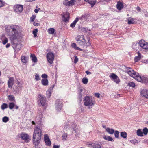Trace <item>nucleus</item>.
<instances>
[{
	"label": "nucleus",
	"instance_id": "nucleus-1",
	"mask_svg": "<svg viewBox=\"0 0 148 148\" xmlns=\"http://www.w3.org/2000/svg\"><path fill=\"white\" fill-rule=\"evenodd\" d=\"M19 28V26L16 25L8 26L7 27V34L11 41L16 40H18L20 37V33L18 31Z\"/></svg>",
	"mask_w": 148,
	"mask_h": 148
},
{
	"label": "nucleus",
	"instance_id": "nucleus-2",
	"mask_svg": "<svg viewBox=\"0 0 148 148\" xmlns=\"http://www.w3.org/2000/svg\"><path fill=\"white\" fill-rule=\"evenodd\" d=\"M42 129L39 126L34 128L33 134V143L35 145H38L40 143L41 138Z\"/></svg>",
	"mask_w": 148,
	"mask_h": 148
},
{
	"label": "nucleus",
	"instance_id": "nucleus-3",
	"mask_svg": "<svg viewBox=\"0 0 148 148\" xmlns=\"http://www.w3.org/2000/svg\"><path fill=\"white\" fill-rule=\"evenodd\" d=\"M126 71L130 76L132 77L137 81L141 82L143 76H141L138 73L134 71L131 68L127 67Z\"/></svg>",
	"mask_w": 148,
	"mask_h": 148
},
{
	"label": "nucleus",
	"instance_id": "nucleus-4",
	"mask_svg": "<svg viewBox=\"0 0 148 148\" xmlns=\"http://www.w3.org/2000/svg\"><path fill=\"white\" fill-rule=\"evenodd\" d=\"M76 40L77 43L82 47H86L91 45V43L88 40V42H86L84 35H79L76 38Z\"/></svg>",
	"mask_w": 148,
	"mask_h": 148
},
{
	"label": "nucleus",
	"instance_id": "nucleus-5",
	"mask_svg": "<svg viewBox=\"0 0 148 148\" xmlns=\"http://www.w3.org/2000/svg\"><path fill=\"white\" fill-rule=\"evenodd\" d=\"M84 104L85 106H88V109L92 108L95 103V100L92 99L91 97L86 96L83 99Z\"/></svg>",
	"mask_w": 148,
	"mask_h": 148
},
{
	"label": "nucleus",
	"instance_id": "nucleus-6",
	"mask_svg": "<svg viewBox=\"0 0 148 148\" xmlns=\"http://www.w3.org/2000/svg\"><path fill=\"white\" fill-rule=\"evenodd\" d=\"M38 102L39 105L42 106H45L46 104V99L45 96L41 94L38 95Z\"/></svg>",
	"mask_w": 148,
	"mask_h": 148
},
{
	"label": "nucleus",
	"instance_id": "nucleus-7",
	"mask_svg": "<svg viewBox=\"0 0 148 148\" xmlns=\"http://www.w3.org/2000/svg\"><path fill=\"white\" fill-rule=\"evenodd\" d=\"M88 145L90 148H102V144L100 142H89Z\"/></svg>",
	"mask_w": 148,
	"mask_h": 148
},
{
	"label": "nucleus",
	"instance_id": "nucleus-8",
	"mask_svg": "<svg viewBox=\"0 0 148 148\" xmlns=\"http://www.w3.org/2000/svg\"><path fill=\"white\" fill-rule=\"evenodd\" d=\"M12 46L14 49L15 53H17L22 48L23 46L20 43H16L14 42L12 44Z\"/></svg>",
	"mask_w": 148,
	"mask_h": 148
},
{
	"label": "nucleus",
	"instance_id": "nucleus-9",
	"mask_svg": "<svg viewBox=\"0 0 148 148\" xmlns=\"http://www.w3.org/2000/svg\"><path fill=\"white\" fill-rule=\"evenodd\" d=\"M55 106L56 110L58 111H60L62 107V101L59 99H57L55 102Z\"/></svg>",
	"mask_w": 148,
	"mask_h": 148
},
{
	"label": "nucleus",
	"instance_id": "nucleus-10",
	"mask_svg": "<svg viewBox=\"0 0 148 148\" xmlns=\"http://www.w3.org/2000/svg\"><path fill=\"white\" fill-rule=\"evenodd\" d=\"M47 61L50 64H52L54 60V55L52 52H49L47 53L46 56Z\"/></svg>",
	"mask_w": 148,
	"mask_h": 148
},
{
	"label": "nucleus",
	"instance_id": "nucleus-11",
	"mask_svg": "<svg viewBox=\"0 0 148 148\" xmlns=\"http://www.w3.org/2000/svg\"><path fill=\"white\" fill-rule=\"evenodd\" d=\"M109 77L112 81L114 82L116 84H119L120 82L118 77L114 73H111L109 76Z\"/></svg>",
	"mask_w": 148,
	"mask_h": 148
},
{
	"label": "nucleus",
	"instance_id": "nucleus-12",
	"mask_svg": "<svg viewBox=\"0 0 148 148\" xmlns=\"http://www.w3.org/2000/svg\"><path fill=\"white\" fill-rule=\"evenodd\" d=\"M140 47L145 50L148 49V43L144 40L141 39L139 41Z\"/></svg>",
	"mask_w": 148,
	"mask_h": 148
},
{
	"label": "nucleus",
	"instance_id": "nucleus-13",
	"mask_svg": "<svg viewBox=\"0 0 148 148\" xmlns=\"http://www.w3.org/2000/svg\"><path fill=\"white\" fill-rule=\"evenodd\" d=\"M23 9V5H21L17 4L14 6V11L18 14L21 13Z\"/></svg>",
	"mask_w": 148,
	"mask_h": 148
},
{
	"label": "nucleus",
	"instance_id": "nucleus-14",
	"mask_svg": "<svg viewBox=\"0 0 148 148\" xmlns=\"http://www.w3.org/2000/svg\"><path fill=\"white\" fill-rule=\"evenodd\" d=\"M61 15L63 18L62 21L66 23H68L70 18L69 14L67 12H66L61 14Z\"/></svg>",
	"mask_w": 148,
	"mask_h": 148
},
{
	"label": "nucleus",
	"instance_id": "nucleus-15",
	"mask_svg": "<svg viewBox=\"0 0 148 148\" xmlns=\"http://www.w3.org/2000/svg\"><path fill=\"white\" fill-rule=\"evenodd\" d=\"M44 140L47 146H50L51 145V141L47 134L44 135Z\"/></svg>",
	"mask_w": 148,
	"mask_h": 148
},
{
	"label": "nucleus",
	"instance_id": "nucleus-16",
	"mask_svg": "<svg viewBox=\"0 0 148 148\" xmlns=\"http://www.w3.org/2000/svg\"><path fill=\"white\" fill-rule=\"evenodd\" d=\"M20 136L21 138L23 140L28 141L29 140V136L26 133L22 132L20 134Z\"/></svg>",
	"mask_w": 148,
	"mask_h": 148
},
{
	"label": "nucleus",
	"instance_id": "nucleus-17",
	"mask_svg": "<svg viewBox=\"0 0 148 148\" xmlns=\"http://www.w3.org/2000/svg\"><path fill=\"white\" fill-rule=\"evenodd\" d=\"M21 87L20 86L14 85L13 89V92L14 94H18L19 93L21 90Z\"/></svg>",
	"mask_w": 148,
	"mask_h": 148
},
{
	"label": "nucleus",
	"instance_id": "nucleus-18",
	"mask_svg": "<svg viewBox=\"0 0 148 148\" xmlns=\"http://www.w3.org/2000/svg\"><path fill=\"white\" fill-rule=\"evenodd\" d=\"M132 47L134 50L138 51L140 47L139 42H138L136 41L134 42L132 44Z\"/></svg>",
	"mask_w": 148,
	"mask_h": 148
},
{
	"label": "nucleus",
	"instance_id": "nucleus-19",
	"mask_svg": "<svg viewBox=\"0 0 148 148\" xmlns=\"http://www.w3.org/2000/svg\"><path fill=\"white\" fill-rule=\"evenodd\" d=\"M8 87L9 88H12L14 84V79L13 77H10L8 82Z\"/></svg>",
	"mask_w": 148,
	"mask_h": 148
},
{
	"label": "nucleus",
	"instance_id": "nucleus-20",
	"mask_svg": "<svg viewBox=\"0 0 148 148\" xmlns=\"http://www.w3.org/2000/svg\"><path fill=\"white\" fill-rule=\"evenodd\" d=\"M54 86V85L50 87L48 90L47 92V96L48 98H49L51 95Z\"/></svg>",
	"mask_w": 148,
	"mask_h": 148
},
{
	"label": "nucleus",
	"instance_id": "nucleus-21",
	"mask_svg": "<svg viewBox=\"0 0 148 148\" xmlns=\"http://www.w3.org/2000/svg\"><path fill=\"white\" fill-rule=\"evenodd\" d=\"M140 93L143 97L148 98V90L143 89L141 91Z\"/></svg>",
	"mask_w": 148,
	"mask_h": 148
},
{
	"label": "nucleus",
	"instance_id": "nucleus-22",
	"mask_svg": "<svg viewBox=\"0 0 148 148\" xmlns=\"http://www.w3.org/2000/svg\"><path fill=\"white\" fill-rule=\"evenodd\" d=\"M116 7L119 10H121L123 8V3L120 1H118Z\"/></svg>",
	"mask_w": 148,
	"mask_h": 148
},
{
	"label": "nucleus",
	"instance_id": "nucleus-23",
	"mask_svg": "<svg viewBox=\"0 0 148 148\" xmlns=\"http://www.w3.org/2000/svg\"><path fill=\"white\" fill-rule=\"evenodd\" d=\"M2 43L5 45L8 42V39L4 35H3L1 38Z\"/></svg>",
	"mask_w": 148,
	"mask_h": 148
},
{
	"label": "nucleus",
	"instance_id": "nucleus-24",
	"mask_svg": "<svg viewBox=\"0 0 148 148\" xmlns=\"http://www.w3.org/2000/svg\"><path fill=\"white\" fill-rule=\"evenodd\" d=\"M138 56L135 57L134 60L135 62H137L141 58V54L138 51L137 52Z\"/></svg>",
	"mask_w": 148,
	"mask_h": 148
},
{
	"label": "nucleus",
	"instance_id": "nucleus-25",
	"mask_svg": "<svg viewBox=\"0 0 148 148\" xmlns=\"http://www.w3.org/2000/svg\"><path fill=\"white\" fill-rule=\"evenodd\" d=\"M79 18L78 17H76L74 21L70 24V26L72 28H74Z\"/></svg>",
	"mask_w": 148,
	"mask_h": 148
},
{
	"label": "nucleus",
	"instance_id": "nucleus-26",
	"mask_svg": "<svg viewBox=\"0 0 148 148\" xmlns=\"http://www.w3.org/2000/svg\"><path fill=\"white\" fill-rule=\"evenodd\" d=\"M64 129L66 130L69 129V128L71 127V125H69V123L66 122L65 123L64 125Z\"/></svg>",
	"mask_w": 148,
	"mask_h": 148
},
{
	"label": "nucleus",
	"instance_id": "nucleus-27",
	"mask_svg": "<svg viewBox=\"0 0 148 148\" xmlns=\"http://www.w3.org/2000/svg\"><path fill=\"white\" fill-rule=\"evenodd\" d=\"M106 131L109 134H112L114 132V130L112 128L108 127L106 129Z\"/></svg>",
	"mask_w": 148,
	"mask_h": 148
},
{
	"label": "nucleus",
	"instance_id": "nucleus-28",
	"mask_svg": "<svg viewBox=\"0 0 148 148\" xmlns=\"http://www.w3.org/2000/svg\"><path fill=\"white\" fill-rule=\"evenodd\" d=\"M31 59L33 62L34 63L37 62V58L36 56L34 54H31L30 55Z\"/></svg>",
	"mask_w": 148,
	"mask_h": 148
},
{
	"label": "nucleus",
	"instance_id": "nucleus-29",
	"mask_svg": "<svg viewBox=\"0 0 148 148\" xmlns=\"http://www.w3.org/2000/svg\"><path fill=\"white\" fill-rule=\"evenodd\" d=\"M141 82L146 85H148V78L143 76V78H142V79Z\"/></svg>",
	"mask_w": 148,
	"mask_h": 148
},
{
	"label": "nucleus",
	"instance_id": "nucleus-30",
	"mask_svg": "<svg viewBox=\"0 0 148 148\" xmlns=\"http://www.w3.org/2000/svg\"><path fill=\"white\" fill-rule=\"evenodd\" d=\"M103 138L107 140L110 141H114V140L110 136L104 135L103 136Z\"/></svg>",
	"mask_w": 148,
	"mask_h": 148
},
{
	"label": "nucleus",
	"instance_id": "nucleus-31",
	"mask_svg": "<svg viewBox=\"0 0 148 148\" xmlns=\"http://www.w3.org/2000/svg\"><path fill=\"white\" fill-rule=\"evenodd\" d=\"M41 83L44 86H47L48 84V81L47 79H43L41 81Z\"/></svg>",
	"mask_w": 148,
	"mask_h": 148
},
{
	"label": "nucleus",
	"instance_id": "nucleus-32",
	"mask_svg": "<svg viewBox=\"0 0 148 148\" xmlns=\"http://www.w3.org/2000/svg\"><path fill=\"white\" fill-rule=\"evenodd\" d=\"M77 126L76 124H73L72 125V129L75 131V133H77L78 132V129L77 127Z\"/></svg>",
	"mask_w": 148,
	"mask_h": 148
},
{
	"label": "nucleus",
	"instance_id": "nucleus-33",
	"mask_svg": "<svg viewBox=\"0 0 148 148\" xmlns=\"http://www.w3.org/2000/svg\"><path fill=\"white\" fill-rule=\"evenodd\" d=\"M82 91L83 90L82 89H80L79 90V92L78 93V99L80 101H82V94L81 93Z\"/></svg>",
	"mask_w": 148,
	"mask_h": 148
},
{
	"label": "nucleus",
	"instance_id": "nucleus-34",
	"mask_svg": "<svg viewBox=\"0 0 148 148\" xmlns=\"http://www.w3.org/2000/svg\"><path fill=\"white\" fill-rule=\"evenodd\" d=\"M127 133L125 131L121 132L120 133L121 136L124 139L127 138Z\"/></svg>",
	"mask_w": 148,
	"mask_h": 148
},
{
	"label": "nucleus",
	"instance_id": "nucleus-35",
	"mask_svg": "<svg viewBox=\"0 0 148 148\" xmlns=\"http://www.w3.org/2000/svg\"><path fill=\"white\" fill-rule=\"evenodd\" d=\"M127 20L128 24L129 25L133 24L134 23V18H132L131 17L128 18H127Z\"/></svg>",
	"mask_w": 148,
	"mask_h": 148
},
{
	"label": "nucleus",
	"instance_id": "nucleus-36",
	"mask_svg": "<svg viewBox=\"0 0 148 148\" xmlns=\"http://www.w3.org/2000/svg\"><path fill=\"white\" fill-rule=\"evenodd\" d=\"M72 47L74 48L76 50H78L80 51H81L82 50V49H81V48L78 47L75 43H73L71 44V45Z\"/></svg>",
	"mask_w": 148,
	"mask_h": 148
},
{
	"label": "nucleus",
	"instance_id": "nucleus-37",
	"mask_svg": "<svg viewBox=\"0 0 148 148\" xmlns=\"http://www.w3.org/2000/svg\"><path fill=\"white\" fill-rule=\"evenodd\" d=\"M28 58L25 56H22L21 57V60L22 62L26 63L27 61Z\"/></svg>",
	"mask_w": 148,
	"mask_h": 148
},
{
	"label": "nucleus",
	"instance_id": "nucleus-38",
	"mask_svg": "<svg viewBox=\"0 0 148 148\" xmlns=\"http://www.w3.org/2000/svg\"><path fill=\"white\" fill-rule=\"evenodd\" d=\"M55 31V29L53 28H50L48 29V33L50 34H53Z\"/></svg>",
	"mask_w": 148,
	"mask_h": 148
},
{
	"label": "nucleus",
	"instance_id": "nucleus-39",
	"mask_svg": "<svg viewBox=\"0 0 148 148\" xmlns=\"http://www.w3.org/2000/svg\"><path fill=\"white\" fill-rule=\"evenodd\" d=\"M138 136H143V132L140 129H138L137 130L136 132Z\"/></svg>",
	"mask_w": 148,
	"mask_h": 148
},
{
	"label": "nucleus",
	"instance_id": "nucleus-40",
	"mask_svg": "<svg viewBox=\"0 0 148 148\" xmlns=\"http://www.w3.org/2000/svg\"><path fill=\"white\" fill-rule=\"evenodd\" d=\"M8 98L9 100L10 101H15L14 97L12 95H10L8 96Z\"/></svg>",
	"mask_w": 148,
	"mask_h": 148
},
{
	"label": "nucleus",
	"instance_id": "nucleus-41",
	"mask_svg": "<svg viewBox=\"0 0 148 148\" xmlns=\"http://www.w3.org/2000/svg\"><path fill=\"white\" fill-rule=\"evenodd\" d=\"M88 3L91 5V7H93L96 3V1H89L88 0Z\"/></svg>",
	"mask_w": 148,
	"mask_h": 148
},
{
	"label": "nucleus",
	"instance_id": "nucleus-42",
	"mask_svg": "<svg viewBox=\"0 0 148 148\" xmlns=\"http://www.w3.org/2000/svg\"><path fill=\"white\" fill-rule=\"evenodd\" d=\"M37 118H38L39 121L41 122L42 118V112H40L39 114L37 116Z\"/></svg>",
	"mask_w": 148,
	"mask_h": 148
},
{
	"label": "nucleus",
	"instance_id": "nucleus-43",
	"mask_svg": "<svg viewBox=\"0 0 148 148\" xmlns=\"http://www.w3.org/2000/svg\"><path fill=\"white\" fill-rule=\"evenodd\" d=\"M9 120V118L7 116H4L2 119V121L4 123H6Z\"/></svg>",
	"mask_w": 148,
	"mask_h": 148
},
{
	"label": "nucleus",
	"instance_id": "nucleus-44",
	"mask_svg": "<svg viewBox=\"0 0 148 148\" xmlns=\"http://www.w3.org/2000/svg\"><path fill=\"white\" fill-rule=\"evenodd\" d=\"M142 132L143 134H144L145 135H147L148 132V129L146 127L144 128Z\"/></svg>",
	"mask_w": 148,
	"mask_h": 148
},
{
	"label": "nucleus",
	"instance_id": "nucleus-45",
	"mask_svg": "<svg viewBox=\"0 0 148 148\" xmlns=\"http://www.w3.org/2000/svg\"><path fill=\"white\" fill-rule=\"evenodd\" d=\"M8 107L7 104L5 103H3L1 106V109L3 110L7 108Z\"/></svg>",
	"mask_w": 148,
	"mask_h": 148
},
{
	"label": "nucleus",
	"instance_id": "nucleus-46",
	"mask_svg": "<svg viewBox=\"0 0 148 148\" xmlns=\"http://www.w3.org/2000/svg\"><path fill=\"white\" fill-rule=\"evenodd\" d=\"M63 4L65 6H70L69 1L67 0H64L63 1Z\"/></svg>",
	"mask_w": 148,
	"mask_h": 148
},
{
	"label": "nucleus",
	"instance_id": "nucleus-47",
	"mask_svg": "<svg viewBox=\"0 0 148 148\" xmlns=\"http://www.w3.org/2000/svg\"><path fill=\"white\" fill-rule=\"evenodd\" d=\"M15 106V104L13 102H11L9 103V107L10 109H12Z\"/></svg>",
	"mask_w": 148,
	"mask_h": 148
},
{
	"label": "nucleus",
	"instance_id": "nucleus-48",
	"mask_svg": "<svg viewBox=\"0 0 148 148\" xmlns=\"http://www.w3.org/2000/svg\"><path fill=\"white\" fill-rule=\"evenodd\" d=\"M111 0H100V2L101 4H105L107 2L110 1Z\"/></svg>",
	"mask_w": 148,
	"mask_h": 148
},
{
	"label": "nucleus",
	"instance_id": "nucleus-49",
	"mask_svg": "<svg viewBox=\"0 0 148 148\" xmlns=\"http://www.w3.org/2000/svg\"><path fill=\"white\" fill-rule=\"evenodd\" d=\"M82 82L84 84H86L88 83V79L87 78L84 77L82 79Z\"/></svg>",
	"mask_w": 148,
	"mask_h": 148
},
{
	"label": "nucleus",
	"instance_id": "nucleus-50",
	"mask_svg": "<svg viewBox=\"0 0 148 148\" xmlns=\"http://www.w3.org/2000/svg\"><path fill=\"white\" fill-rule=\"evenodd\" d=\"M67 136L68 134L67 133H64L62 135L63 139L64 140H66L67 138Z\"/></svg>",
	"mask_w": 148,
	"mask_h": 148
},
{
	"label": "nucleus",
	"instance_id": "nucleus-51",
	"mask_svg": "<svg viewBox=\"0 0 148 148\" xmlns=\"http://www.w3.org/2000/svg\"><path fill=\"white\" fill-rule=\"evenodd\" d=\"M114 136L116 138H118L119 136V132L117 130L114 131Z\"/></svg>",
	"mask_w": 148,
	"mask_h": 148
},
{
	"label": "nucleus",
	"instance_id": "nucleus-52",
	"mask_svg": "<svg viewBox=\"0 0 148 148\" xmlns=\"http://www.w3.org/2000/svg\"><path fill=\"white\" fill-rule=\"evenodd\" d=\"M38 31V30L37 29H34L33 31V34L34 35V37H36L37 36V33Z\"/></svg>",
	"mask_w": 148,
	"mask_h": 148
},
{
	"label": "nucleus",
	"instance_id": "nucleus-53",
	"mask_svg": "<svg viewBox=\"0 0 148 148\" xmlns=\"http://www.w3.org/2000/svg\"><path fill=\"white\" fill-rule=\"evenodd\" d=\"M81 30L82 32L86 33L88 30V28L87 27H82L81 28Z\"/></svg>",
	"mask_w": 148,
	"mask_h": 148
},
{
	"label": "nucleus",
	"instance_id": "nucleus-54",
	"mask_svg": "<svg viewBox=\"0 0 148 148\" xmlns=\"http://www.w3.org/2000/svg\"><path fill=\"white\" fill-rule=\"evenodd\" d=\"M5 3L4 1L2 0H0V8L3 7Z\"/></svg>",
	"mask_w": 148,
	"mask_h": 148
},
{
	"label": "nucleus",
	"instance_id": "nucleus-55",
	"mask_svg": "<svg viewBox=\"0 0 148 148\" xmlns=\"http://www.w3.org/2000/svg\"><path fill=\"white\" fill-rule=\"evenodd\" d=\"M75 1V0H70V1H69L70 5L73 6L74 5Z\"/></svg>",
	"mask_w": 148,
	"mask_h": 148
},
{
	"label": "nucleus",
	"instance_id": "nucleus-56",
	"mask_svg": "<svg viewBox=\"0 0 148 148\" xmlns=\"http://www.w3.org/2000/svg\"><path fill=\"white\" fill-rule=\"evenodd\" d=\"M130 142L133 144H135L136 143H138V141L136 139H134L130 140Z\"/></svg>",
	"mask_w": 148,
	"mask_h": 148
},
{
	"label": "nucleus",
	"instance_id": "nucleus-57",
	"mask_svg": "<svg viewBox=\"0 0 148 148\" xmlns=\"http://www.w3.org/2000/svg\"><path fill=\"white\" fill-rule=\"evenodd\" d=\"M35 80L36 81H38L40 79V78L39 77V74H36L35 75Z\"/></svg>",
	"mask_w": 148,
	"mask_h": 148
},
{
	"label": "nucleus",
	"instance_id": "nucleus-58",
	"mask_svg": "<svg viewBox=\"0 0 148 148\" xmlns=\"http://www.w3.org/2000/svg\"><path fill=\"white\" fill-rule=\"evenodd\" d=\"M128 85L130 87H132L133 88L135 87V84L134 82H130L128 84Z\"/></svg>",
	"mask_w": 148,
	"mask_h": 148
},
{
	"label": "nucleus",
	"instance_id": "nucleus-59",
	"mask_svg": "<svg viewBox=\"0 0 148 148\" xmlns=\"http://www.w3.org/2000/svg\"><path fill=\"white\" fill-rule=\"evenodd\" d=\"M36 15H33L31 17H30V21H31L33 22L35 18H36Z\"/></svg>",
	"mask_w": 148,
	"mask_h": 148
},
{
	"label": "nucleus",
	"instance_id": "nucleus-60",
	"mask_svg": "<svg viewBox=\"0 0 148 148\" xmlns=\"http://www.w3.org/2000/svg\"><path fill=\"white\" fill-rule=\"evenodd\" d=\"M41 77L42 78H44V79H47V75L45 74H44L42 75Z\"/></svg>",
	"mask_w": 148,
	"mask_h": 148
},
{
	"label": "nucleus",
	"instance_id": "nucleus-61",
	"mask_svg": "<svg viewBox=\"0 0 148 148\" xmlns=\"http://www.w3.org/2000/svg\"><path fill=\"white\" fill-rule=\"evenodd\" d=\"M78 59L77 56H75L74 59V63H76L78 61Z\"/></svg>",
	"mask_w": 148,
	"mask_h": 148
},
{
	"label": "nucleus",
	"instance_id": "nucleus-62",
	"mask_svg": "<svg viewBox=\"0 0 148 148\" xmlns=\"http://www.w3.org/2000/svg\"><path fill=\"white\" fill-rule=\"evenodd\" d=\"M100 94L98 93H95V96L98 98L100 97Z\"/></svg>",
	"mask_w": 148,
	"mask_h": 148
},
{
	"label": "nucleus",
	"instance_id": "nucleus-63",
	"mask_svg": "<svg viewBox=\"0 0 148 148\" xmlns=\"http://www.w3.org/2000/svg\"><path fill=\"white\" fill-rule=\"evenodd\" d=\"M86 18V15H82L79 18V19H82L83 18Z\"/></svg>",
	"mask_w": 148,
	"mask_h": 148
},
{
	"label": "nucleus",
	"instance_id": "nucleus-64",
	"mask_svg": "<svg viewBox=\"0 0 148 148\" xmlns=\"http://www.w3.org/2000/svg\"><path fill=\"white\" fill-rule=\"evenodd\" d=\"M60 146L59 145H54L53 146V148H59Z\"/></svg>",
	"mask_w": 148,
	"mask_h": 148
}]
</instances>
